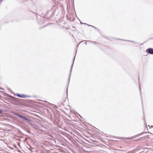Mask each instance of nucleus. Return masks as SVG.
I'll return each mask as SVG.
<instances>
[{"label": "nucleus", "mask_w": 153, "mask_h": 153, "mask_svg": "<svg viewBox=\"0 0 153 153\" xmlns=\"http://www.w3.org/2000/svg\"><path fill=\"white\" fill-rule=\"evenodd\" d=\"M139 88H140V86H139Z\"/></svg>", "instance_id": "obj_11"}, {"label": "nucleus", "mask_w": 153, "mask_h": 153, "mask_svg": "<svg viewBox=\"0 0 153 153\" xmlns=\"http://www.w3.org/2000/svg\"><path fill=\"white\" fill-rule=\"evenodd\" d=\"M148 52L150 54H153V49L152 48H149L147 50Z\"/></svg>", "instance_id": "obj_3"}, {"label": "nucleus", "mask_w": 153, "mask_h": 153, "mask_svg": "<svg viewBox=\"0 0 153 153\" xmlns=\"http://www.w3.org/2000/svg\"><path fill=\"white\" fill-rule=\"evenodd\" d=\"M74 60H73V63L71 66V71L72 70V67L73 66V63L74 62Z\"/></svg>", "instance_id": "obj_6"}, {"label": "nucleus", "mask_w": 153, "mask_h": 153, "mask_svg": "<svg viewBox=\"0 0 153 153\" xmlns=\"http://www.w3.org/2000/svg\"><path fill=\"white\" fill-rule=\"evenodd\" d=\"M16 115L19 116V117H20L21 118H22L24 120H26L27 121H29V119H27V118L26 117H23V116H21L20 115H19V114H16Z\"/></svg>", "instance_id": "obj_2"}, {"label": "nucleus", "mask_w": 153, "mask_h": 153, "mask_svg": "<svg viewBox=\"0 0 153 153\" xmlns=\"http://www.w3.org/2000/svg\"><path fill=\"white\" fill-rule=\"evenodd\" d=\"M90 26H91L92 27H93V28H94L97 31H98V32H99V31H100V30H99V29H98V28H97L92 26V25H91Z\"/></svg>", "instance_id": "obj_5"}, {"label": "nucleus", "mask_w": 153, "mask_h": 153, "mask_svg": "<svg viewBox=\"0 0 153 153\" xmlns=\"http://www.w3.org/2000/svg\"><path fill=\"white\" fill-rule=\"evenodd\" d=\"M23 1H28V0H22Z\"/></svg>", "instance_id": "obj_9"}, {"label": "nucleus", "mask_w": 153, "mask_h": 153, "mask_svg": "<svg viewBox=\"0 0 153 153\" xmlns=\"http://www.w3.org/2000/svg\"><path fill=\"white\" fill-rule=\"evenodd\" d=\"M4 0H0V3L1 4V3Z\"/></svg>", "instance_id": "obj_7"}, {"label": "nucleus", "mask_w": 153, "mask_h": 153, "mask_svg": "<svg viewBox=\"0 0 153 153\" xmlns=\"http://www.w3.org/2000/svg\"><path fill=\"white\" fill-rule=\"evenodd\" d=\"M54 15V13L52 10L48 11L46 13V15L47 16V17H49L50 19L53 18V17Z\"/></svg>", "instance_id": "obj_1"}, {"label": "nucleus", "mask_w": 153, "mask_h": 153, "mask_svg": "<svg viewBox=\"0 0 153 153\" xmlns=\"http://www.w3.org/2000/svg\"><path fill=\"white\" fill-rule=\"evenodd\" d=\"M2 112V111L0 109V113H1Z\"/></svg>", "instance_id": "obj_10"}, {"label": "nucleus", "mask_w": 153, "mask_h": 153, "mask_svg": "<svg viewBox=\"0 0 153 153\" xmlns=\"http://www.w3.org/2000/svg\"><path fill=\"white\" fill-rule=\"evenodd\" d=\"M17 96H18L19 97H21V98H24L26 97V96L24 95H21L19 94H17Z\"/></svg>", "instance_id": "obj_4"}, {"label": "nucleus", "mask_w": 153, "mask_h": 153, "mask_svg": "<svg viewBox=\"0 0 153 153\" xmlns=\"http://www.w3.org/2000/svg\"><path fill=\"white\" fill-rule=\"evenodd\" d=\"M80 23L81 24H86L85 23H82V22H81L80 21Z\"/></svg>", "instance_id": "obj_8"}]
</instances>
